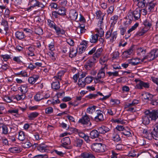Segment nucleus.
Wrapping results in <instances>:
<instances>
[{"instance_id":"nucleus-1","label":"nucleus","mask_w":158,"mask_h":158,"mask_svg":"<svg viewBox=\"0 0 158 158\" xmlns=\"http://www.w3.org/2000/svg\"><path fill=\"white\" fill-rule=\"evenodd\" d=\"M158 56V49L152 50L142 59L141 61L144 62L145 60H147L148 61H150Z\"/></svg>"},{"instance_id":"nucleus-2","label":"nucleus","mask_w":158,"mask_h":158,"mask_svg":"<svg viewBox=\"0 0 158 158\" xmlns=\"http://www.w3.org/2000/svg\"><path fill=\"white\" fill-rule=\"evenodd\" d=\"M135 81L137 83L135 87L138 89H142L143 87L148 88L149 87V83L148 82H145L138 79H135Z\"/></svg>"},{"instance_id":"nucleus-3","label":"nucleus","mask_w":158,"mask_h":158,"mask_svg":"<svg viewBox=\"0 0 158 158\" xmlns=\"http://www.w3.org/2000/svg\"><path fill=\"white\" fill-rule=\"evenodd\" d=\"M145 114L142 117V123L145 125L149 124L150 122V118L152 119L151 115V112L149 110H147L145 112Z\"/></svg>"},{"instance_id":"nucleus-4","label":"nucleus","mask_w":158,"mask_h":158,"mask_svg":"<svg viewBox=\"0 0 158 158\" xmlns=\"http://www.w3.org/2000/svg\"><path fill=\"white\" fill-rule=\"evenodd\" d=\"M131 17L133 18L134 20H138L140 17V9L137 8L133 11L129 12L128 13Z\"/></svg>"},{"instance_id":"nucleus-5","label":"nucleus","mask_w":158,"mask_h":158,"mask_svg":"<svg viewBox=\"0 0 158 158\" xmlns=\"http://www.w3.org/2000/svg\"><path fill=\"white\" fill-rule=\"evenodd\" d=\"M96 62V59L93 57L86 62L84 67L87 70H90L94 66Z\"/></svg>"},{"instance_id":"nucleus-6","label":"nucleus","mask_w":158,"mask_h":158,"mask_svg":"<svg viewBox=\"0 0 158 158\" xmlns=\"http://www.w3.org/2000/svg\"><path fill=\"white\" fill-rule=\"evenodd\" d=\"M90 118L87 114H85L79 121L80 123L83 124L87 125L89 123V126L91 125V123L90 122Z\"/></svg>"},{"instance_id":"nucleus-7","label":"nucleus","mask_w":158,"mask_h":158,"mask_svg":"<svg viewBox=\"0 0 158 158\" xmlns=\"http://www.w3.org/2000/svg\"><path fill=\"white\" fill-rule=\"evenodd\" d=\"M92 150L96 152H102L103 147L101 143H95L91 146Z\"/></svg>"},{"instance_id":"nucleus-8","label":"nucleus","mask_w":158,"mask_h":158,"mask_svg":"<svg viewBox=\"0 0 158 158\" xmlns=\"http://www.w3.org/2000/svg\"><path fill=\"white\" fill-rule=\"evenodd\" d=\"M97 115L94 117V120L96 122L102 121L104 118L102 114V112L100 110H97Z\"/></svg>"},{"instance_id":"nucleus-9","label":"nucleus","mask_w":158,"mask_h":158,"mask_svg":"<svg viewBox=\"0 0 158 158\" xmlns=\"http://www.w3.org/2000/svg\"><path fill=\"white\" fill-rule=\"evenodd\" d=\"M104 68L101 69L98 73L97 76V77H96L95 78V79L97 82H102V81L100 80L99 79L102 78H104L105 76V73L104 72Z\"/></svg>"},{"instance_id":"nucleus-10","label":"nucleus","mask_w":158,"mask_h":158,"mask_svg":"<svg viewBox=\"0 0 158 158\" xmlns=\"http://www.w3.org/2000/svg\"><path fill=\"white\" fill-rule=\"evenodd\" d=\"M143 136L149 139V137H152L155 139V136L153 134V131H152L150 130L144 129L143 131Z\"/></svg>"},{"instance_id":"nucleus-11","label":"nucleus","mask_w":158,"mask_h":158,"mask_svg":"<svg viewBox=\"0 0 158 158\" xmlns=\"http://www.w3.org/2000/svg\"><path fill=\"white\" fill-rule=\"evenodd\" d=\"M156 4L155 1H152L147 4L145 8L148 10L149 12L152 11L153 10Z\"/></svg>"},{"instance_id":"nucleus-12","label":"nucleus","mask_w":158,"mask_h":158,"mask_svg":"<svg viewBox=\"0 0 158 158\" xmlns=\"http://www.w3.org/2000/svg\"><path fill=\"white\" fill-rule=\"evenodd\" d=\"M77 16L78 13L76 10H70L69 16L71 20H75L77 19Z\"/></svg>"},{"instance_id":"nucleus-13","label":"nucleus","mask_w":158,"mask_h":158,"mask_svg":"<svg viewBox=\"0 0 158 158\" xmlns=\"http://www.w3.org/2000/svg\"><path fill=\"white\" fill-rule=\"evenodd\" d=\"M98 130L99 133L101 134H105L110 130V129L108 127L104 126L98 127Z\"/></svg>"},{"instance_id":"nucleus-14","label":"nucleus","mask_w":158,"mask_h":158,"mask_svg":"<svg viewBox=\"0 0 158 158\" xmlns=\"http://www.w3.org/2000/svg\"><path fill=\"white\" fill-rule=\"evenodd\" d=\"M153 134L155 136V139L158 140V121L154 125V128L153 130Z\"/></svg>"},{"instance_id":"nucleus-15","label":"nucleus","mask_w":158,"mask_h":158,"mask_svg":"<svg viewBox=\"0 0 158 158\" xmlns=\"http://www.w3.org/2000/svg\"><path fill=\"white\" fill-rule=\"evenodd\" d=\"M140 59L139 58H136L129 60H128V62L129 64H131L132 65L135 66L140 63Z\"/></svg>"},{"instance_id":"nucleus-16","label":"nucleus","mask_w":158,"mask_h":158,"mask_svg":"<svg viewBox=\"0 0 158 158\" xmlns=\"http://www.w3.org/2000/svg\"><path fill=\"white\" fill-rule=\"evenodd\" d=\"M83 143V140L78 138H76L74 140V145L77 147H81Z\"/></svg>"},{"instance_id":"nucleus-17","label":"nucleus","mask_w":158,"mask_h":158,"mask_svg":"<svg viewBox=\"0 0 158 158\" xmlns=\"http://www.w3.org/2000/svg\"><path fill=\"white\" fill-rule=\"evenodd\" d=\"M143 98L145 100H147L148 101H151L153 98V96L149 93H145L142 94Z\"/></svg>"},{"instance_id":"nucleus-18","label":"nucleus","mask_w":158,"mask_h":158,"mask_svg":"<svg viewBox=\"0 0 158 158\" xmlns=\"http://www.w3.org/2000/svg\"><path fill=\"white\" fill-rule=\"evenodd\" d=\"M81 156L83 158H95L94 156L89 152H84Z\"/></svg>"},{"instance_id":"nucleus-19","label":"nucleus","mask_w":158,"mask_h":158,"mask_svg":"<svg viewBox=\"0 0 158 158\" xmlns=\"http://www.w3.org/2000/svg\"><path fill=\"white\" fill-rule=\"evenodd\" d=\"M15 35L16 38L19 40H21L26 37L23 32L19 31L15 32Z\"/></svg>"},{"instance_id":"nucleus-20","label":"nucleus","mask_w":158,"mask_h":158,"mask_svg":"<svg viewBox=\"0 0 158 158\" xmlns=\"http://www.w3.org/2000/svg\"><path fill=\"white\" fill-rule=\"evenodd\" d=\"M39 78V76L38 75H34L32 77L28 78V81L30 84H34Z\"/></svg>"},{"instance_id":"nucleus-21","label":"nucleus","mask_w":158,"mask_h":158,"mask_svg":"<svg viewBox=\"0 0 158 158\" xmlns=\"http://www.w3.org/2000/svg\"><path fill=\"white\" fill-rule=\"evenodd\" d=\"M99 133L97 130H93L90 133V137L91 139H95L98 137Z\"/></svg>"},{"instance_id":"nucleus-22","label":"nucleus","mask_w":158,"mask_h":158,"mask_svg":"<svg viewBox=\"0 0 158 158\" xmlns=\"http://www.w3.org/2000/svg\"><path fill=\"white\" fill-rule=\"evenodd\" d=\"M48 146L44 144H41L39 145L37 147L38 150L41 152H46L48 150Z\"/></svg>"},{"instance_id":"nucleus-23","label":"nucleus","mask_w":158,"mask_h":158,"mask_svg":"<svg viewBox=\"0 0 158 158\" xmlns=\"http://www.w3.org/2000/svg\"><path fill=\"white\" fill-rule=\"evenodd\" d=\"M1 25L2 26H3L4 27V30L5 31H7L8 30L9 25L8 21L3 18H2V19Z\"/></svg>"},{"instance_id":"nucleus-24","label":"nucleus","mask_w":158,"mask_h":158,"mask_svg":"<svg viewBox=\"0 0 158 158\" xmlns=\"http://www.w3.org/2000/svg\"><path fill=\"white\" fill-rule=\"evenodd\" d=\"M63 146L65 148V145H67L70 144V140L69 137H65L61 140Z\"/></svg>"},{"instance_id":"nucleus-25","label":"nucleus","mask_w":158,"mask_h":158,"mask_svg":"<svg viewBox=\"0 0 158 158\" xmlns=\"http://www.w3.org/2000/svg\"><path fill=\"white\" fill-rule=\"evenodd\" d=\"M133 20H134L133 18L128 13L127 16L126 17V21L124 23L125 25L126 26L132 23Z\"/></svg>"},{"instance_id":"nucleus-26","label":"nucleus","mask_w":158,"mask_h":158,"mask_svg":"<svg viewBox=\"0 0 158 158\" xmlns=\"http://www.w3.org/2000/svg\"><path fill=\"white\" fill-rule=\"evenodd\" d=\"M65 9L64 8L62 7L60 8L57 12L54 11L53 12V14H58L61 15H65Z\"/></svg>"},{"instance_id":"nucleus-27","label":"nucleus","mask_w":158,"mask_h":158,"mask_svg":"<svg viewBox=\"0 0 158 158\" xmlns=\"http://www.w3.org/2000/svg\"><path fill=\"white\" fill-rule=\"evenodd\" d=\"M143 24L145 26L144 28L148 29V30L151 28L152 25V22L148 19H147L144 21Z\"/></svg>"},{"instance_id":"nucleus-28","label":"nucleus","mask_w":158,"mask_h":158,"mask_svg":"<svg viewBox=\"0 0 158 158\" xmlns=\"http://www.w3.org/2000/svg\"><path fill=\"white\" fill-rule=\"evenodd\" d=\"M52 88L54 89L57 90L60 88V84L59 80L53 82L52 83Z\"/></svg>"},{"instance_id":"nucleus-29","label":"nucleus","mask_w":158,"mask_h":158,"mask_svg":"<svg viewBox=\"0 0 158 158\" xmlns=\"http://www.w3.org/2000/svg\"><path fill=\"white\" fill-rule=\"evenodd\" d=\"M18 89L21 91L22 94H24L28 90L27 86L26 85H21L18 88Z\"/></svg>"},{"instance_id":"nucleus-30","label":"nucleus","mask_w":158,"mask_h":158,"mask_svg":"<svg viewBox=\"0 0 158 158\" xmlns=\"http://www.w3.org/2000/svg\"><path fill=\"white\" fill-rule=\"evenodd\" d=\"M53 28L55 30L56 32L57 35H62L65 33V31L64 30L60 29L59 27L56 26V25L54 26Z\"/></svg>"},{"instance_id":"nucleus-31","label":"nucleus","mask_w":158,"mask_h":158,"mask_svg":"<svg viewBox=\"0 0 158 158\" xmlns=\"http://www.w3.org/2000/svg\"><path fill=\"white\" fill-rule=\"evenodd\" d=\"M98 36L99 35L97 34L92 35L90 39V42L91 43H96L98 41Z\"/></svg>"},{"instance_id":"nucleus-32","label":"nucleus","mask_w":158,"mask_h":158,"mask_svg":"<svg viewBox=\"0 0 158 158\" xmlns=\"http://www.w3.org/2000/svg\"><path fill=\"white\" fill-rule=\"evenodd\" d=\"M150 116H151L152 120H156V117L158 118V110L156 111L152 110Z\"/></svg>"},{"instance_id":"nucleus-33","label":"nucleus","mask_w":158,"mask_h":158,"mask_svg":"<svg viewBox=\"0 0 158 158\" xmlns=\"http://www.w3.org/2000/svg\"><path fill=\"white\" fill-rule=\"evenodd\" d=\"M96 18L99 20H103V17L104 16V14L100 10H98L96 12Z\"/></svg>"},{"instance_id":"nucleus-34","label":"nucleus","mask_w":158,"mask_h":158,"mask_svg":"<svg viewBox=\"0 0 158 158\" xmlns=\"http://www.w3.org/2000/svg\"><path fill=\"white\" fill-rule=\"evenodd\" d=\"M39 115V113L35 112L30 113L28 115L29 119L32 120L37 117Z\"/></svg>"},{"instance_id":"nucleus-35","label":"nucleus","mask_w":158,"mask_h":158,"mask_svg":"<svg viewBox=\"0 0 158 158\" xmlns=\"http://www.w3.org/2000/svg\"><path fill=\"white\" fill-rule=\"evenodd\" d=\"M74 131L75 133L76 134H77L80 137L83 138L86 135L83 131L81 130L75 128L74 129Z\"/></svg>"},{"instance_id":"nucleus-36","label":"nucleus","mask_w":158,"mask_h":158,"mask_svg":"<svg viewBox=\"0 0 158 158\" xmlns=\"http://www.w3.org/2000/svg\"><path fill=\"white\" fill-rule=\"evenodd\" d=\"M69 52V57L73 58L76 56L77 52V49H74L73 48H72L70 49Z\"/></svg>"},{"instance_id":"nucleus-37","label":"nucleus","mask_w":158,"mask_h":158,"mask_svg":"<svg viewBox=\"0 0 158 158\" xmlns=\"http://www.w3.org/2000/svg\"><path fill=\"white\" fill-rule=\"evenodd\" d=\"M9 151L11 152L15 153L21 152V149L18 147H13L10 148Z\"/></svg>"},{"instance_id":"nucleus-38","label":"nucleus","mask_w":158,"mask_h":158,"mask_svg":"<svg viewBox=\"0 0 158 158\" xmlns=\"http://www.w3.org/2000/svg\"><path fill=\"white\" fill-rule=\"evenodd\" d=\"M112 139L114 142H118L121 140L119 135L117 133L113 134L112 137Z\"/></svg>"},{"instance_id":"nucleus-39","label":"nucleus","mask_w":158,"mask_h":158,"mask_svg":"<svg viewBox=\"0 0 158 158\" xmlns=\"http://www.w3.org/2000/svg\"><path fill=\"white\" fill-rule=\"evenodd\" d=\"M86 48L87 46L86 44H81L79 47V53L80 54H81L82 53L83 51H85Z\"/></svg>"},{"instance_id":"nucleus-40","label":"nucleus","mask_w":158,"mask_h":158,"mask_svg":"<svg viewBox=\"0 0 158 158\" xmlns=\"http://www.w3.org/2000/svg\"><path fill=\"white\" fill-rule=\"evenodd\" d=\"M64 72L63 71H61L59 72L57 74L56 76H54L53 78L56 79L61 80V77L63 76L64 74Z\"/></svg>"},{"instance_id":"nucleus-41","label":"nucleus","mask_w":158,"mask_h":158,"mask_svg":"<svg viewBox=\"0 0 158 158\" xmlns=\"http://www.w3.org/2000/svg\"><path fill=\"white\" fill-rule=\"evenodd\" d=\"M102 51V48H98L96 51V52L94 55L93 57L98 58L100 56L101 53Z\"/></svg>"},{"instance_id":"nucleus-42","label":"nucleus","mask_w":158,"mask_h":158,"mask_svg":"<svg viewBox=\"0 0 158 158\" xmlns=\"http://www.w3.org/2000/svg\"><path fill=\"white\" fill-rule=\"evenodd\" d=\"M117 33L116 31H114L111 34L110 37H111L110 40V42L111 43H113L114 41L117 36Z\"/></svg>"},{"instance_id":"nucleus-43","label":"nucleus","mask_w":158,"mask_h":158,"mask_svg":"<svg viewBox=\"0 0 158 158\" xmlns=\"http://www.w3.org/2000/svg\"><path fill=\"white\" fill-rule=\"evenodd\" d=\"M25 139V136L24 133L23 131L19 132V139L21 141H23Z\"/></svg>"},{"instance_id":"nucleus-44","label":"nucleus","mask_w":158,"mask_h":158,"mask_svg":"<svg viewBox=\"0 0 158 158\" xmlns=\"http://www.w3.org/2000/svg\"><path fill=\"white\" fill-rule=\"evenodd\" d=\"M108 60L107 58L105 57L101 58L100 59L99 62L100 63L102 64H104L105 65L104 67H103L104 69L106 66V63Z\"/></svg>"},{"instance_id":"nucleus-45","label":"nucleus","mask_w":158,"mask_h":158,"mask_svg":"<svg viewBox=\"0 0 158 158\" xmlns=\"http://www.w3.org/2000/svg\"><path fill=\"white\" fill-rule=\"evenodd\" d=\"M22 59L23 58L21 56H15L13 58V60L17 63L20 64L22 63Z\"/></svg>"},{"instance_id":"nucleus-46","label":"nucleus","mask_w":158,"mask_h":158,"mask_svg":"<svg viewBox=\"0 0 158 158\" xmlns=\"http://www.w3.org/2000/svg\"><path fill=\"white\" fill-rule=\"evenodd\" d=\"M96 107L95 106L89 107L87 109V112L89 114H92L95 111Z\"/></svg>"},{"instance_id":"nucleus-47","label":"nucleus","mask_w":158,"mask_h":158,"mask_svg":"<svg viewBox=\"0 0 158 158\" xmlns=\"http://www.w3.org/2000/svg\"><path fill=\"white\" fill-rule=\"evenodd\" d=\"M44 98V97L39 93L36 94L34 96L35 100L37 101H39Z\"/></svg>"},{"instance_id":"nucleus-48","label":"nucleus","mask_w":158,"mask_h":158,"mask_svg":"<svg viewBox=\"0 0 158 158\" xmlns=\"http://www.w3.org/2000/svg\"><path fill=\"white\" fill-rule=\"evenodd\" d=\"M137 3L138 6L141 8H143L145 6L146 1L145 0H140Z\"/></svg>"},{"instance_id":"nucleus-49","label":"nucleus","mask_w":158,"mask_h":158,"mask_svg":"<svg viewBox=\"0 0 158 158\" xmlns=\"http://www.w3.org/2000/svg\"><path fill=\"white\" fill-rule=\"evenodd\" d=\"M148 31V29L144 27L137 32V34L139 36H142L146 33Z\"/></svg>"},{"instance_id":"nucleus-50","label":"nucleus","mask_w":158,"mask_h":158,"mask_svg":"<svg viewBox=\"0 0 158 158\" xmlns=\"http://www.w3.org/2000/svg\"><path fill=\"white\" fill-rule=\"evenodd\" d=\"M118 17L116 15H114L110 19V21L111 22V24H114L117 22Z\"/></svg>"},{"instance_id":"nucleus-51","label":"nucleus","mask_w":158,"mask_h":158,"mask_svg":"<svg viewBox=\"0 0 158 158\" xmlns=\"http://www.w3.org/2000/svg\"><path fill=\"white\" fill-rule=\"evenodd\" d=\"M70 49V48L68 45H65L63 47L62 52L64 53H68L69 52Z\"/></svg>"},{"instance_id":"nucleus-52","label":"nucleus","mask_w":158,"mask_h":158,"mask_svg":"<svg viewBox=\"0 0 158 158\" xmlns=\"http://www.w3.org/2000/svg\"><path fill=\"white\" fill-rule=\"evenodd\" d=\"M97 31L98 32L99 36L102 37L104 35V31L102 27L98 28L97 29Z\"/></svg>"},{"instance_id":"nucleus-53","label":"nucleus","mask_w":158,"mask_h":158,"mask_svg":"<svg viewBox=\"0 0 158 158\" xmlns=\"http://www.w3.org/2000/svg\"><path fill=\"white\" fill-rule=\"evenodd\" d=\"M38 1L37 0H32L30 1V4L31 6L30 8H33L37 6Z\"/></svg>"},{"instance_id":"nucleus-54","label":"nucleus","mask_w":158,"mask_h":158,"mask_svg":"<svg viewBox=\"0 0 158 158\" xmlns=\"http://www.w3.org/2000/svg\"><path fill=\"white\" fill-rule=\"evenodd\" d=\"M25 98V94H22L21 95L18 94L16 96L15 98L18 100H23Z\"/></svg>"},{"instance_id":"nucleus-55","label":"nucleus","mask_w":158,"mask_h":158,"mask_svg":"<svg viewBox=\"0 0 158 158\" xmlns=\"http://www.w3.org/2000/svg\"><path fill=\"white\" fill-rule=\"evenodd\" d=\"M85 29L83 27H78L76 29V31L79 34L84 33L85 31Z\"/></svg>"},{"instance_id":"nucleus-56","label":"nucleus","mask_w":158,"mask_h":158,"mask_svg":"<svg viewBox=\"0 0 158 158\" xmlns=\"http://www.w3.org/2000/svg\"><path fill=\"white\" fill-rule=\"evenodd\" d=\"M78 85L79 87L82 88L85 87L86 84L85 81H83L81 80H80V79H79Z\"/></svg>"},{"instance_id":"nucleus-57","label":"nucleus","mask_w":158,"mask_h":158,"mask_svg":"<svg viewBox=\"0 0 158 158\" xmlns=\"http://www.w3.org/2000/svg\"><path fill=\"white\" fill-rule=\"evenodd\" d=\"M138 25L139 23H135L127 31L128 33L129 34L131 32L135 30L138 27Z\"/></svg>"},{"instance_id":"nucleus-58","label":"nucleus","mask_w":158,"mask_h":158,"mask_svg":"<svg viewBox=\"0 0 158 158\" xmlns=\"http://www.w3.org/2000/svg\"><path fill=\"white\" fill-rule=\"evenodd\" d=\"M32 145V144L29 142H26L22 144V146L25 148H29Z\"/></svg>"},{"instance_id":"nucleus-59","label":"nucleus","mask_w":158,"mask_h":158,"mask_svg":"<svg viewBox=\"0 0 158 158\" xmlns=\"http://www.w3.org/2000/svg\"><path fill=\"white\" fill-rule=\"evenodd\" d=\"M93 77L88 76L85 78V81L86 83L89 84L92 82L93 81Z\"/></svg>"},{"instance_id":"nucleus-60","label":"nucleus","mask_w":158,"mask_h":158,"mask_svg":"<svg viewBox=\"0 0 158 158\" xmlns=\"http://www.w3.org/2000/svg\"><path fill=\"white\" fill-rule=\"evenodd\" d=\"M53 110L52 107H49L45 109V113L46 114H51L53 112Z\"/></svg>"},{"instance_id":"nucleus-61","label":"nucleus","mask_w":158,"mask_h":158,"mask_svg":"<svg viewBox=\"0 0 158 158\" xmlns=\"http://www.w3.org/2000/svg\"><path fill=\"white\" fill-rule=\"evenodd\" d=\"M114 121L115 123L121 124H124L126 123L125 121L121 118L115 119L114 120Z\"/></svg>"},{"instance_id":"nucleus-62","label":"nucleus","mask_w":158,"mask_h":158,"mask_svg":"<svg viewBox=\"0 0 158 158\" xmlns=\"http://www.w3.org/2000/svg\"><path fill=\"white\" fill-rule=\"evenodd\" d=\"M2 60L4 61H6L10 58V56L8 55H1Z\"/></svg>"},{"instance_id":"nucleus-63","label":"nucleus","mask_w":158,"mask_h":158,"mask_svg":"<svg viewBox=\"0 0 158 158\" xmlns=\"http://www.w3.org/2000/svg\"><path fill=\"white\" fill-rule=\"evenodd\" d=\"M35 33L39 35H42L43 34V30L40 27L37 28L35 31Z\"/></svg>"},{"instance_id":"nucleus-64","label":"nucleus","mask_w":158,"mask_h":158,"mask_svg":"<svg viewBox=\"0 0 158 158\" xmlns=\"http://www.w3.org/2000/svg\"><path fill=\"white\" fill-rule=\"evenodd\" d=\"M150 103L153 106H157L158 104V99L152 98L150 101Z\"/></svg>"}]
</instances>
